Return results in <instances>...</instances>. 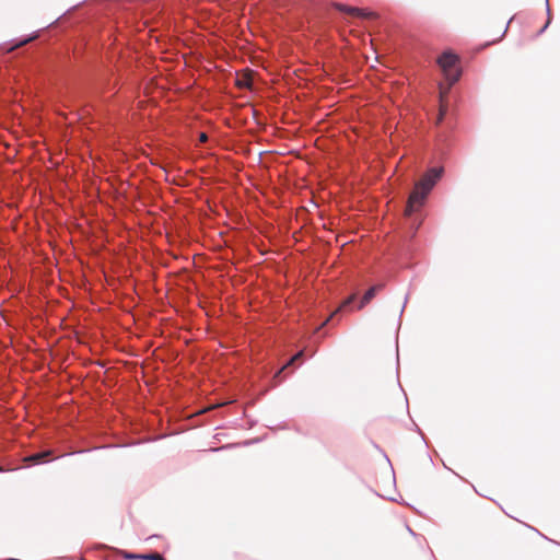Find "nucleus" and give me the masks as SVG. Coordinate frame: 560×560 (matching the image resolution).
<instances>
[{"instance_id":"f8f14e48","label":"nucleus","mask_w":560,"mask_h":560,"mask_svg":"<svg viewBox=\"0 0 560 560\" xmlns=\"http://www.w3.org/2000/svg\"><path fill=\"white\" fill-rule=\"evenodd\" d=\"M33 39H34V37L26 38V39H24V40L20 42L19 44H16L15 46L11 47V48L9 49V51H11V50H13V49H15V48H18V47L24 46L25 44L30 43V42H31V40H33Z\"/></svg>"},{"instance_id":"f03ea898","label":"nucleus","mask_w":560,"mask_h":560,"mask_svg":"<svg viewBox=\"0 0 560 560\" xmlns=\"http://www.w3.org/2000/svg\"><path fill=\"white\" fill-rule=\"evenodd\" d=\"M438 63L442 69L445 79L454 84L459 79V70H458V57L450 51L443 52L439 59Z\"/></svg>"},{"instance_id":"6e6552de","label":"nucleus","mask_w":560,"mask_h":560,"mask_svg":"<svg viewBox=\"0 0 560 560\" xmlns=\"http://www.w3.org/2000/svg\"><path fill=\"white\" fill-rule=\"evenodd\" d=\"M453 84L448 81V84L444 86L443 84H440V104H447V94Z\"/></svg>"},{"instance_id":"9b49d317","label":"nucleus","mask_w":560,"mask_h":560,"mask_svg":"<svg viewBox=\"0 0 560 560\" xmlns=\"http://www.w3.org/2000/svg\"><path fill=\"white\" fill-rule=\"evenodd\" d=\"M447 112V104H440L439 115L436 117V125L441 124Z\"/></svg>"},{"instance_id":"f257e3e1","label":"nucleus","mask_w":560,"mask_h":560,"mask_svg":"<svg viewBox=\"0 0 560 560\" xmlns=\"http://www.w3.org/2000/svg\"><path fill=\"white\" fill-rule=\"evenodd\" d=\"M442 172V168H431L416 183L408 199L406 215H410L423 205L428 194L440 179Z\"/></svg>"},{"instance_id":"39448f33","label":"nucleus","mask_w":560,"mask_h":560,"mask_svg":"<svg viewBox=\"0 0 560 560\" xmlns=\"http://www.w3.org/2000/svg\"><path fill=\"white\" fill-rule=\"evenodd\" d=\"M382 289V285L371 287L362 296L358 308H363L366 304H369L375 296L376 292Z\"/></svg>"},{"instance_id":"7ed1b4c3","label":"nucleus","mask_w":560,"mask_h":560,"mask_svg":"<svg viewBox=\"0 0 560 560\" xmlns=\"http://www.w3.org/2000/svg\"><path fill=\"white\" fill-rule=\"evenodd\" d=\"M334 8H336L340 12H345L349 15L357 16V18H363V19H377V13L373 11H368L364 9H359L355 7H349L341 3H334Z\"/></svg>"},{"instance_id":"ddd939ff","label":"nucleus","mask_w":560,"mask_h":560,"mask_svg":"<svg viewBox=\"0 0 560 560\" xmlns=\"http://www.w3.org/2000/svg\"><path fill=\"white\" fill-rule=\"evenodd\" d=\"M207 140H208V136L205 132H201L199 135V142L203 143V142H207Z\"/></svg>"},{"instance_id":"423d86ee","label":"nucleus","mask_w":560,"mask_h":560,"mask_svg":"<svg viewBox=\"0 0 560 560\" xmlns=\"http://www.w3.org/2000/svg\"><path fill=\"white\" fill-rule=\"evenodd\" d=\"M357 299V294H351L349 298H347L340 306L322 324L319 328L325 326L329 320H331L339 312L345 311L347 307H349L353 301Z\"/></svg>"},{"instance_id":"9d476101","label":"nucleus","mask_w":560,"mask_h":560,"mask_svg":"<svg viewBox=\"0 0 560 560\" xmlns=\"http://www.w3.org/2000/svg\"><path fill=\"white\" fill-rule=\"evenodd\" d=\"M127 558H130V559H135V558H142L144 560H165L163 558L162 555L158 553V552H153V553H150V555H144V556H135V555H127L126 556Z\"/></svg>"},{"instance_id":"4468645a","label":"nucleus","mask_w":560,"mask_h":560,"mask_svg":"<svg viewBox=\"0 0 560 560\" xmlns=\"http://www.w3.org/2000/svg\"><path fill=\"white\" fill-rule=\"evenodd\" d=\"M0 471H3L2 467L0 466Z\"/></svg>"},{"instance_id":"0eeeda50","label":"nucleus","mask_w":560,"mask_h":560,"mask_svg":"<svg viewBox=\"0 0 560 560\" xmlns=\"http://www.w3.org/2000/svg\"><path fill=\"white\" fill-rule=\"evenodd\" d=\"M236 84L241 89H252V85H253V73L249 72V71L242 73L237 78Z\"/></svg>"},{"instance_id":"20e7f679","label":"nucleus","mask_w":560,"mask_h":560,"mask_svg":"<svg viewBox=\"0 0 560 560\" xmlns=\"http://www.w3.org/2000/svg\"><path fill=\"white\" fill-rule=\"evenodd\" d=\"M50 455H51V451H44V452H39V453L24 457L23 462L27 463V464L36 465V464H39L43 460H45Z\"/></svg>"},{"instance_id":"1a4fd4ad","label":"nucleus","mask_w":560,"mask_h":560,"mask_svg":"<svg viewBox=\"0 0 560 560\" xmlns=\"http://www.w3.org/2000/svg\"><path fill=\"white\" fill-rule=\"evenodd\" d=\"M304 354V351L301 350L299 351L295 355H293L290 361L284 365L282 366V369L280 371L277 372V374L275 375V378L278 380L280 377V374L291 364H293L295 361L300 360Z\"/></svg>"}]
</instances>
